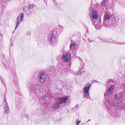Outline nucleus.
<instances>
[{"label": "nucleus", "mask_w": 125, "mask_h": 125, "mask_svg": "<svg viewBox=\"0 0 125 125\" xmlns=\"http://www.w3.org/2000/svg\"><path fill=\"white\" fill-rule=\"evenodd\" d=\"M115 18L114 15H111L109 12H106L104 18L103 24L105 27H112L115 23Z\"/></svg>", "instance_id": "nucleus-2"}, {"label": "nucleus", "mask_w": 125, "mask_h": 125, "mask_svg": "<svg viewBox=\"0 0 125 125\" xmlns=\"http://www.w3.org/2000/svg\"><path fill=\"white\" fill-rule=\"evenodd\" d=\"M53 1L54 5L57 7L58 6V5L55 0H52Z\"/></svg>", "instance_id": "nucleus-20"}, {"label": "nucleus", "mask_w": 125, "mask_h": 125, "mask_svg": "<svg viewBox=\"0 0 125 125\" xmlns=\"http://www.w3.org/2000/svg\"><path fill=\"white\" fill-rule=\"evenodd\" d=\"M28 89L31 92L34 93L36 94L40 92L43 93L46 91L45 86L44 85H41L39 84L30 83L28 85Z\"/></svg>", "instance_id": "nucleus-3"}, {"label": "nucleus", "mask_w": 125, "mask_h": 125, "mask_svg": "<svg viewBox=\"0 0 125 125\" xmlns=\"http://www.w3.org/2000/svg\"><path fill=\"white\" fill-rule=\"evenodd\" d=\"M115 87L114 85H111L107 92L104 94V95L105 97L107 96L108 98L110 99L112 96V91Z\"/></svg>", "instance_id": "nucleus-10"}, {"label": "nucleus", "mask_w": 125, "mask_h": 125, "mask_svg": "<svg viewBox=\"0 0 125 125\" xmlns=\"http://www.w3.org/2000/svg\"><path fill=\"white\" fill-rule=\"evenodd\" d=\"M103 42H106V41H105V40H104H104H103Z\"/></svg>", "instance_id": "nucleus-33"}, {"label": "nucleus", "mask_w": 125, "mask_h": 125, "mask_svg": "<svg viewBox=\"0 0 125 125\" xmlns=\"http://www.w3.org/2000/svg\"><path fill=\"white\" fill-rule=\"evenodd\" d=\"M42 104H43V103H42Z\"/></svg>", "instance_id": "nucleus-37"}, {"label": "nucleus", "mask_w": 125, "mask_h": 125, "mask_svg": "<svg viewBox=\"0 0 125 125\" xmlns=\"http://www.w3.org/2000/svg\"><path fill=\"white\" fill-rule=\"evenodd\" d=\"M88 41L89 42H92L93 41L92 40H90V39H89V38H88Z\"/></svg>", "instance_id": "nucleus-26"}, {"label": "nucleus", "mask_w": 125, "mask_h": 125, "mask_svg": "<svg viewBox=\"0 0 125 125\" xmlns=\"http://www.w3.org/2000/svg\"><path fill=\"white\" fill-rule=\"evenodd\" d=\"M0 79H1V82L3 84H4V83L3 82V78L2 77H0Z\"/></svg>", "instance_id": "nucleus-22"}, {"label": "nucleus", "mask_w": 125, "mask_h": 125, "mask_svg": "<svg viewBox=\"0 0 125 125\" xmlns=\"http://www.w3.org/2000/svg\"><path fill=\"white\" fill-rule=\"evenodd\" d=\"M94 22V23H92V24L95 25V28L96 29L98 30L100 29L102 26L100 19H98V20Z\"/></svg>", "instance_id": "nucleus-13"}, {"label": "nucleus", "mask_w": 125, "mask_h": 125, "mask_svg": "<svg viewBox=\"0 0 125 125\" xmlns=\"http://www.w3.org/2000/svg\"><path fill=\"white\" fill-rule=\"evenodd\" d=\"M57 32L55 30L51 31L48 37L49 41L51 43L52 46H54V45L56 44L57 42L56 35Z\"/></svg>", "instance_id": "nucleus-5"}, {"label": "nucleus", "mask_w": 125, "mask_h": 125, "mask_svg": "<svg viewBox=\"0 0 125 125\" xmlns=\"http://www.w3.org/2000/svg\"><path fill=\"white\" fill-rule=\"evenodd\" d=\"M80 62H82V64H81V65H82V68H83V61H82V59H80ZM81 68H82V67H81Z\"/></svg>", "instance_id": "nucleus-24"}, {"label": "nucleus", "mask_w": 125, "mask_h": 125, "mask_svg": "<svg viewBox=\"0 0 125 125\" xmlns=\"http://www.w3.org/2000/svg\"><path fill=\"white\" fill-rule=\"evenodd\" d=\"M63 26H59L56 28L57 30L55 29L54 30H55L56 31L57 34L58 32L60 33L62 32L63 29Z\"/></svg>", "instance_id": "nucleus-16"}, {"label": "nucleus", "mask_w": 125, "mask_h": 125, "mask_svg": "<svg viewBox=\"0 0 125 125\" xmlns=\"http://www.w3.org/2000/svg\"><path fill=\"white\" fill-rule=\"evenodd\" d=\"M3 104V105L4 112L5 114H7L10 112V109L6 99V96L5 95Z\"/></svg>", "instance_id": "nucleus-9"}, {"label": "nucleus", "mask_w": 125, "mask_h": 125, "mask_svg": "<svg viewBox=\"0 0 125 125\" xmlns=\"http://www.w3.org/2000/svg\"><path fill=\"white\" fill-rule=\"evenodd\" d=\"M72 42V41L71 42ZM77 47V44L76 42H71L70 46V48L71 49H74Z\"/></svg>", "instance_id": "nucleus-17"}, {"label": "nucleus", "mask_w": 125, "mask_h": 125, "mask_svg": "<svg viewBox=\"0 0 125 125\" xmlns=\"http://www.w3.org/2000/svg\"><path fill=\"white\" fill-rule=\"evenodd\" d=\"M27 14H28V13H27Z\"/></svg>", "instance_id": "nucleus-38"}, {"label": "nucleus", "mask_w": 125, "mask_h": 125, "mask_svg": "<svg viewBox=\"0 0 125 125\" xmlns=\"http://www.w3.org/2000/svg\"><path fill=\"white\" fill-rule=\"evenodd\" d=\"M71 65V63L70 62V63H69V66L70 67Z\"/></svg>", "instance_id": "nucleus-30"}, {"label": "nucleus", "mask_w": 125, "mask_h": 125, "mask_svg": "<svg viewBox=\"0 0 125 125\" xmlns=\"http://www.w3.org/2000/svg\"><path fill=\"white\" fill-rule=\"evenodd\" d=\"M51 95L47 93L45 95L43 96L42 97V100L44 102L43 103L45 105L46 101L51 98Z\"/></svg>", "instance_id": "nucleus-14"}, {"label": "nucleus", "mask_w": 125, "mask_h": 125, "mask_svg": "<svg viewBox=\"0 0 125 125\" xmlns=\"http://www.w3.org/2000/svg\"><path fill=\"white\" fill-rule=\"evenodd\" d=\"M55 3H56V5L57 4L55 2Z\"/></svg>", "instance_id": "nucleus-36"}, {"label": "nucleus", "mask_w": 125, "mask_h": 125, "mask_svg": "<svg viewBox=\"0 0 125 125\" xmlns=\"http://www.w3.org/2000/svg\"><path fill=\"white\" fill-rule=\"evenodd\" d=\"M119 85H120V86L121 87H124V86H125V83H124L122 84H119Z\"/></svg>", "instance_id": "nucleus-21"}, {"label": "nucleus", "mask_w": 125, "mask_h": 125, "mask_svg": "<svg viewBox=\"0 0 125 125\" xmlns=\"http://www.w3.org/2000/svg\"><path fill=\"white\" fill-rule=\"evenodd\" d=\"M117 44H124V43H121L120 42H118V43H117Z\"/></svg>", "instance_id": "nucleus-29"}, {"label": "nucleus", "mask_w": 125, "mask_h": 125, "mask_svg": "<svg viewBox=\"0 0 125 125\" xmlns=\"http://www.w3.org/2000/svg\"><path fill=\"white\" fill-rule=\"evenodd\" d=\"M67 69L66 70H65V72H67Z\"/></svg>", "instance_id": "nucleus-34"}, {"label": "nucleus", "mask_w": 125, "mask_h": 125, "mask_svg": "<svg viewBox=\"0 0 125 125\" xmlns=\"http://www.w3.org/2000/svg\"><path fill=\"white\" fill-rule=\"evenodd\" d=\"M91 86V84L89 83H87L83 88L84 97L86 98H90L89 95V90Z\"/></svg>", "instance_id": "nucleus-7"}, {"label": "nucleus", "mask_w": 125, "mask_h": 125, "mask_svg": "<svg viewBox=\"0 0 125 125\" xmlns=\"http://www.w3.org/2000/svg\"><path fill=\"white\" fill-rule=\"evenodd\" d=\"M71 58V54L70 53L63 54L62 57V60L64 62H67Z\"/></svg>", "instance_id": "nucleus-11"}, {"label": "nucleus", "mask_w": 125, "mask_h": 125, "mask_svg": "<svg viewBox=\"0 0 125 125\" xmlns=\"http://www.w3.org/2000/svg\"><path fill=\"white\" fill-rule=\"evenodd\" d=\"M88 41L89 42H92L93 41L92 40H90V39H89V38H88Z\"/></svg>", "instance_id": "nucleus-27"}, {"label": "nucleus", "mask_w": 125, "mask_h": 125, "mask_svg": "<svg viewBox=\"0 0 125 125\" xmlns=\"http://www.w3.org/2000/svg\"><path fill=\"white\" fill-rule=\"evenodd\" d=\"M24 11H29L30 10V8L29 6H26L24 7Z\"/></svg>", "instance_id": "nucleus-18"}, {"label": "nucleus", "mask_w": 125, "mask_h": 125, "mask_svg": "<svg viewBox=\"0 0 125 125\" xmlns=\"http://www.w3.org/2000/svg\"><path fill=\"white\" fill-rule=\"evenodd\" d=\"M69 97L67 96L65 97H58L56 99V102L54 103L53 105V107L55 109H56L59 108L60 104L63 103H65L67 102L69 98Z\"/></svg>", "instance_id": "nucleus-4"}, {"label": "nucleus", "mask_w": 125, "mask_h": 125, "mask_svg": "<svg viewBox=\"0 0 125 125\" xmlns=\"http://www.w3.org/2000/svg\"><path fill=\"white\" fill-rule=\"evenodd\" d=\"M123 96V94L121 93H119L116 94L115 96V98L117 100H119L122 98Z\"/></svg>", "instance_id": "nucleus-15"}, {"label": "nucleus", "mask_w": 125, "mask_h": 125, "mask_svg": "<svg viewBox=\"0 0 125 125\" xmlns=\"http://www.w3.org/2000/svg\"><path fill=\"white\" fill-rule=\"evenodd\" d=\"M106 1L107 0H104V1L101 2V5L103 6H105V4Z\"/></svg>", "instance_id": "nucleus-19"}, {"label": "nucleus", "mask_w": 125, "mask_h": 125, "mask_svg": "<svg viewBox=\"0 0 125 125\" xmlns=\"http://www.w3.org/2000/svg\"><path fill=\"white\" fill-rule=\"evenodd\" d=\"M91 121V120H90V119H89V120H88V121H87V122H89V121Z\"/></svg>", "instance_id": "nucleus-32"}, {"label": "nucleus", "mask_w": 125, "mask_h": 125, "mask_svg": "<svg viewBox=\"0 0 125 125\" xmlns=\"http://www.w3.org/2000/svg\"><path fill=\"white\" fill-rule=\"evenodd\" d=\"M47 74L43 71H40L38 74V81L40 83L45 82L48 78Z\"/></svg>", "instance_id": "nucleus-6"}, {"label": "nucleus", "mask_w": 125, "mask_h": 125, "mask_svg": "<svg viewBox=\"0 0 125 125\" xmlns=\"http://www.w3.org/2000/svg\"><path fill=\"white\" fill-rule=\"evenodd\" d=\"M33 6L32 5H31L30 6H29V7L30 8V10L33 7Z\"/></svg>", "instance_id": "nucleus-25"}, {"label": "nucleus", "mask_w": 125, "mask_h": 125, "mask_svg": "<svg viewBox=\"0 0 125 125\" xmlns=\"http://www.w3.org/2000/svg\"><path fill=\"white\" fill-rule=\"evenodd\" d=\"M104 103L106 105V107L108 109L107 111L110 115L114 118L118 117V116L114 112L115 110H114L113 111V110L116 109L121 110L125 109V106L121 105L120 103L116 101L114 103L109 99H105Z\"/></svg>", "instance_id": "nucleus-1"}, {"label": "nucleus", "mask_w": 125, "mask_h": 125, "mask_svg": "<svg viewBox=\"0 0 125 125\" xmlns=\"http://www.w3.org/2000/svg\"><path fill=\"white\" fill-rule=\"evenodd\" d=\"M78 107V104H77L75 106V108H77Z\"/></svg>", "instance_id": "nucleus-28"}, {"label": "nucleus", "mask_w": 125, "mask_h": 125, "mask_svg": "<svg viewBox=\"0 0 125 125\" xmlns=\"http://www.w3.org/2000/svg\"><path fill=\"white\" fill-rule=\"evenodd\" d=\"M31 12L30 11V14H31Z\"/></svg>", "instance_id": "nucleus-35"}, {"label": "nucleus", "mask_w": 125, "mask_h": 125, "mask_svg": "<svg viewBox=\"0 0 125 125\" xmlns=\"http://www.w3.org/2000/svg\"><path fill=\"white\" fill-rule=\"evenodd\" d=\"M62 85L63 86H64L66 85L64 83H62Z\"/></svg>", "instance_id": "nucleus-31"}, {"label": "nucleus", "mask_w": 125, "mask_h": 125, "mask_svg": "<svg viewBox=\"0 0 125 125\" xmlns=\"http://www.w3.org/2000/svg\"><path fill=\"white\" fill-rule=\"evenodd\" d=\"M89 14L90 16V19L92 23H94L95 21L98 20L99 15L97 11H93L91 14L89 13Z\"/></svg>", "instance_id": "nucleus-8"}, {"label": "nucleus", "mask_w": 125, "mask_h": 125, "mask_svg": "<svg viewBox=\"0 0 125 125\" xmlns=\"http://www.w3.org/2000/svg\"><path fill=\"white\" fill-rule=\"evenodd\" d=\"M23 17L24 14L23 12L19 14L17 19L16 20L15 22L16 25L15 29H16L18 26L20 21L23 20Z\"/></svg>", "instance_id": "nucleus-12"}, {"label": "nucleus", "mask_w": 125, "mask_h": 125, "mask_svg": "<svg viewBox=\"0 0 125 125\" xmlns=\"http://www.w3.org/2000/svg\"><path fill=\"white\" fill-rule=\"evenodd\" d=\"M80 121H79L77 119V121H76V123H77L76 125H79V124L80 123Z\"/></svg>", "instance_id": "nucleus-23"}]
</instances>
